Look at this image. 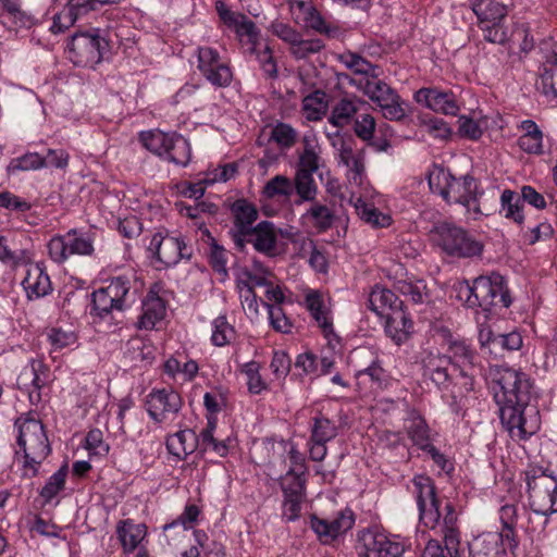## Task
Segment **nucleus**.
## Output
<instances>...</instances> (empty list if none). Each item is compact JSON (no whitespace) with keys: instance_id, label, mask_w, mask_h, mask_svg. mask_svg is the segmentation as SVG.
<instances>
[{"instance_id":"1","label":"nucleus","mask_w":557,"mask_h":557,"mask_svg":"<svg viewBox=\"0 0 557 557\" xmlns=\"http://www.w3.org/2000/svg\"><path fill=\"white\" fill-rule=\"evenodd\" d=\"M492 389L500 422L511 437L525 440L539 430V411L531 404L532 383L525 373L498 367L492 372Z\"/></svg>"},{"instance_id":"2","label":"nucleus","mask_w":557,"mask_h":557,"mask_svg":"<svg viewBox=\"0 0 557 557\" xmlns=\"http://www.w3.org/2000/svg\"><path fill=\"white\" fill-rule=\"evenodd\" d=\"M455 289L456 297L469 308L490 311L496 306L508 308L512 302L505 278L498 273L478 276L471 284L468 281L458 283Z\"/></svg>"},{"instance_id":"3","label":"nucleus","mask_w":557,"mask_h":557,"mask_svg":"<svg viewBox=\"0 0 557 557\" xmlns=\"http://www.w3.org/2000/svg\"><path fill=\"white\" fill-rule=\"evenodd\" d=\"M17 445L24 454V469L32 471L30 478L36 476L38 467L51 453V447L39 420L27 419L18 428Z\"/></svg>"},{"instance_id":"4","label":"nucleus","mask_w":557,"mask_h":557,"mask_svg":"<svg viewBox=\"0 0 557 557\" xmlns=\"http://www.w3.org/2000/svg\"><path fill=\"white\" fill-rule=\"evenodd\" d=\"M350 84L356 85L371 101L376 103L386 120L401 121L407 116L408 104L394 88L379 76L351 79Z\"/></svg>"},{"instance_id":"5","label":"nucleus","mask_w":557,"mask_h":557,"mask_svg":"<svg viewBox=\"0 0 557 557\" xmlns=\"http://www.w3.org/2000/svg\"><path fill=\"white\" fill-rule=\"evenodd\" d=\"M132 282L127 276L112 277L107 286L96 289L91 294L90 314L103 320L116 311H123L129 297Z\"/></svg>"},{"instance_id":"6","label":"nucleus","mask_w":557,"mask_h":557,"mask_svg":"<svg viewBox=\"0 0 557 557\" xmlns=\"http://www.w3.org/2000/svg\"><path fill=\"white\" fill-rule=\"evenodd\" d=\"M433 232L438 246L451 257L473 258L483 251V244L462 227L444 222L436 225Z\"/></svg>"},{"instance_id":"7","label":"nucleus","mask_w":557,"mask_h":557,"mask_svg":"<svg viewBox=\"0 0 557 557\" xmlns=\"http://www.w3.org/2000/svg\"><path fill=\"white\" fill-rule=\"evenodd\" d=\"M484 39L492 44L504 45L508 40V32L503 21L508 13L505 0H476L473 4Z\"/></svg>"},{"instance_id":"8","label":"nucleus","mask_w":557,"mask_h":557,"mask_svg":"<svg viewBox=\"0 0 557 557\" xmlns=\"http://www.w3.org/2000/svg\"><path fill=\"white\" fill-rule=\"evenodd\" d=\"M70 59L75 65L94 67L100 63L109 48L108 41L98 33H76L69 45Z\"/></svg>"},{"instance_id":"9","label":"nucleus","mask_w":557,"mask_h":557,"mask_svg":"<svg viewBox=\"0 0 557 557\" xmlns=\"http://www.w3.org/2000/svg\"><path fill=\"white\" fill-rule=\"evenodd\" d=\"M429 185L434 193H438L447 202L455 203H461L463 198L475 191L478 187L473 176L467 174L456 178L444 169H440L429 176Z\"/></svg>"},{"instance_id":"10","label":"nucleus","mask_w":557,"mask_h":557,"mask_svg":"<svg viewBox=\"0 0 557 557\" xmlns=\"http://www.w3.org/2000/svg\"><path fill=\"white\" fill-rule=\"evenodd\" d=\"M412 483L420 521L425 527L434 529L441 519L440 500L436 496L434 482L430 476L419 474L413 478Z\"/></svg>"},{"instance_id":"11","label":"nucleus","mask_w":557,"mask_h":557,"mask_svg":"<svg viewBox=\"0 0 557 557\" xmlns=\"http://www.w3.org/2000/svg\"><path fill=\"white\" fill-rule=\"evenodd\" d=\"M232 226L228 235L234 243L235 248L244 251V239L256 225L259 213L257 207L245 198L235 200L231 206Z\"/></svg>"},{"instance_id":"12","label":"nucleus","mask_w":557,"mask_h":557,"mask_svg":"<svg viewBox=\"0 0 557 557\" xmlns=\"http://www.w3.org/2000/svg\"><path fill=\"white\" fill-rule=\"evenodd\" d=\"M148 249L153 251L158 261L168 268L176 265L183 259L190 260L193 257V249L183 237L162 236L159 233L152 236Z\"/></svg>"},{"instance_id":"13","label":"nucleus","mask_w":557,"mask_h":557,"mask_svg":"<svg viewBox=\"0 0 557 557\" xmlns=\"http://www.w3.org/2000/svg\"><path fill=\"white\" fill-rule=\"evenodd\" d=\"M556 494L557 479L545 473L539 476L534 482V486L530 488L531 508L535 515L544 517V525L548 523L547 517L557 511L554 509Z\"/></svg>"},{"instance_id":"14","label":"nucleus","mask_w":557,"mask_h":557,"mask_svg":"<svg viewBox=\"0 0 557 557\" xmlns=\"http://www.w3.org/2000/svg\"><path fill=\"white\" fill-rule=\"evenodd\" d=\"M49 380L48 367L38 359H32L20 372L16 385L18 389L27 392L32 405L41 401V388Z\"/></svg>"},{"instance_id":"15","label":"nucleus","mask_w":557,"mask_h":557,"mask_svg":"<svg viewBox=\"0 0 557 557\" xmlns=\"http://www.w3.org/2000/svg\"><path fill=\"white\" fill-rule=\"evenodd\" d=\"M147 411L152 420L162 423L173 420L182 408L181 395L173 389L152 391L147 396Z\"/></svg>"},{"instance_id":"16","label":"nucleus","mask_w":557,"mask_h":557,"mask_svg":"<svg viewBox=\"0 0 557 557\" xmlns=\"http://www.w3.org/2000/svg\"><path fill=\"white\" fill-rule=\"evenodd\" d=\"M413 98L416 102L425 106L434 112L456 115L459 111L456 97L450 90L421 88L414 92Z\"/></svg>"},{"instance_id":"17","label":"nucleus","mask_w":557,"mask_h":557,"mask_svg":"<svg viewBox=\"0 0 557 557\" xmlns=\"http://www.w3.org/2000/svg\"><path fill=\"white\" fill-rule=\"evenodd\" d=\"M354 523L352 513L344 511H341L332 521L312 516L310 522L311 529L323 544L333 542L338 535L350 530Z\"/></svg>"},{"instance_id":"18","label":"nucleus","mask_w":557,"mask_h":557,"mask_svg":"<svg viewBox=\"0 0 557 557\" xmlns=\"http://www.w3.org/2000/svg\"><path fill=\"white\" fill-rule=\"evenodd\" d=\"M423 374L440 388H447L455 377L451 361L446 355L429 352L422 360Z\"/></svg>"},{"instance_id":"19","label":"nucleus","mask_w":557,"mask_h":557,"mask_svg":"<svg viewBox=\"0 0 557 557\" xmlns=\"http://www.w3.org/2000/svg\"><path fill=\"white\" fill-rule=\"evenodd\" d=\"M276 243L277 236L274 224L270 221H261L244 239V249L247 244H252L258 252L273 257L275 255Z\"/></svg>"},{"instance_id":"20","label":"nucleus","mask_w":557,"mask_h":557,"mask_svg":"<svg viewBox=\"0 0 557 557\" xmlns=\"http://www.w3.org/2000/svg\"><path fill=\"white\" fill-rule=\"evenodd\" d=\"M383 318L385 319V333L395 344L405 343L412 334L413 322L404 306L392 310V312H386Z\"/></svg>"},{"instance_id":"21","label":"nucleus","mask_w":557,"mask_h":557,"mask_svg":"<svg viewBox=\"0 0 557 557\" xmlns=\"http://www.w3.org/2000/svg\"><path fill=\"white\" fill-rule=\"evenodd\" d=\"M26 276L22 285L29 300L38 299L52 290L51 281L45 269L39 263H28Z\"/></svg>"},{"instance_id":"22","label":"nucleus","mask_w":557,"mask_h":557,"mask_svg":"<svg viewBox=\"0 0 557 557\" xmlns=\"http://www.w3.org/2000/svg\"><path fill=\"white\" fill-rule=\"evenodd\" d=\"M366 103L364 100L356 96L352 98H342L332 108L329 122L337 128H344L352 122L360 111V107Z\"/></svg>"},{"instance_id":"23","label":"nucleus","mask_w":557,"mask_h":557,"mask_svg":"<svg viewBox=\"0 0 557 557\" xmlns=\"http://www.w3.org/2000/svg\"><path fill=\"white\" fill-rule=\"evenodd\" d=\"M165 314L164 300L156 293L149 292L143 301V313L139 317L137 326L139 329L152 330L157 322Z\"/></svg>"},{"instance_id":"24","label":"nucleus","mask_w":557,"mask_h":557,"mask_svg":"<svg viewBox=\"0 0 557 557\" xmlns=\"http://www.w3.org/2000/svg\"><path fill=\"white\" fill-rule=\"evenodd\" d=\"M401 306L404 301L394 292L384 287L375 286L369 296V308L380 317Z\"/></svg>"},{"instance_id":"25","label":"nucleus","mask_w":557,"mask_h":557,"mask_svg":"<svg viewBox=\"0 0 557 557\" xmlns=\"http://www.w3.org/2000/svg\"><path fill=\"white\" fill-rule=\"evenodd\" d=\"M386 535L372 530L359 533L357 553L360 557H382Z\"/></svg>"},{"instance_id":"26","label":"nucleus","mask_w":557,"mask_h":557,"mask_svg":"<svg viewBox=\"0 0 557 557\" xmlns=\"http://www.w3.org/2000/svg\"><path fill=\"white\" fill-rule=\"evenodd\" d=\"M310 203V208L306 211L302 218L308 219L319 234L331 230L336 221L333 210L317 200H313V202Z\"/></svg>"},{"instance_id":"27","label":"nucleus","mask_w":557,"mask_h":557,"mask_svg":"<svg viewBox=\"0 0 557 557\" xmlns=\"http://www.w3.org/2000/svg\"><path fill=\"white\" fill-rule=\"evenodd\" d=\"M219 14L226 25L235 28L238 36H247L250 41L256 40L258 36L257 27L245 14L228 9H219Z\"/></svg>"},{"instance_id":"28","label":"nucleus","mask_w":557,"mask_h":557,"mask_svg":"<svg viewBox=\"0 0 557 557\" xmlns=\"http://www.w3.org/2000/svg\"><path fill=\"white\" fill-rule=\"evenodd\" d=\"M32 260L33 255L28 249L15 248L8 243L4 236L0 235V262L11 269H16L28 265Z\"/></svg>"},{"instance_id":"29","label":"nucleus","mask_w":557,"mask_h":557,"mask_svg":"<svg viewBox=\"0 0 557 557\" xmlns=\"http://www.w3.org/2000/svg\"><path fill=\"white\" fill-rule=\"evenodd\" d=\"M296 8L298 9L307 28H311L320 34L330 35L332 33V27L312 2L297 1Z\"/></svg>"},{"instance_id":"30","label":"nucleus","mask_w":557,"mask_h":557,"mask_svg":"<svg viewBox=\"0 0 557 557\" xmlns=\"http://www.w3.org/2000/svg\"><path fill=\"white\" fill-rule=\"evenodd\" d=\"M168 151L163 154V159L178 166H186L191 159V149L188 140L174 133L172 143H170Z\"/></svg>"},{"instance_id":"31","label":"nucleus","mask_w":557,"mask_h":557,"mask_svg":"<svg viewBox=\"0 0 557 557\" xmlns=\"http://www.w3.org/2000/svg\"><path fill=\"white\" fill-rule=\"evenodd\" d=\"M294 191H296L298 199L295 205L299 206L302 202H313L318 195V185L313 178V174L295 172Z\"/></svg>"},{"instance_id":"32","label":"nucleus","mask_w":557,"mask_h":557,"mask_svg":"<svg viewBox=\"0 0 557 557\" xmlns=\"http://www.w3.org/2000/svg\"><path fill=\"white\" fill-rule=\"evenodd\" d=\"M500 213L506 219H510L518 224L523 222V201L519 194L510 189H505L500 196Z\"/></svg>"},{"instance_id":"33","label":"nucleus","mask_w":557,"mask_h":557,"mask_svg":"<svg viewBox=\"0 0 557 557\" xmlns=\"http://www.w3.org/2000/svg\"><path fill=\"white\" fill-rule=\"evenodd\" d=\"M117 535L125 550H134L145 536V525L134 524L129 520L121 521Z\"/></svg>"},{"instance_id":"34","label":"nucleus","mask_w":557,"mask_h":557,"mask_svg":"<svg viewBox=\"0 0 557 557\" xmlns=\"http://www.w3.org/2000/svg\"><path fill=\"white\" fill-rule=\"evenodd\" d=\"M202 234L206 235L209 239V251L208 259L212 269L222 275V278L227 276V256L228 251L221 245L216 243V240L211 236L208 228L202 231Z\"/></svg>"},{"instance_id":"35","label":"nucleus","mask_w":557,"mask_h":557,"mask_svg":"<svg viewBox=\"0 0 557 557\" xmlns=\"http://www.w3.org/2000/svg\"><path fill=\"white\" fill-rule=\"evenodd\" d=\"M524 134L518 139V146L528 153H539L542 148V132L537 125L531 121H523L521 124Z\"/></svg>"},{"instance_id":"36","label":"nucleus","mask_w":557,"mask_h":557,"mask_svg":"<svg viewBox=\"0 0 557 557\" xmlns=\"http://www.w3.org/2000/svg\"><path fill=\"white\" fill-rule=\"evenodd\" d=\"M469 557H499L496 535L487 533L476 536L469 543Z\"/></svg>"},{"instance_id":"37","label":"nucleus","mask_w":557,"mask_h":557,"mask_svg":"<svg viewBox=\"0 0 557 557\" xmlns=\"http://www.w3.org/2000/svg\"><path fill=\"white\" fill-rule=\"evenodd\" d=\"M305 470L296 471L289 469L284 476L281 478V488L284 496L287 497H305L306 480L304 479Z\"/></svg>"},{"instance_id":"38","label":"nucleus","mask_w":557,"mask_h":557,"mask_svg":"<svg viewBox=\"0 0 557 557\" xmlns=\"http://www.w3.org/2000/svg\"><path fill=\"white\" fill-rule=\"evenodd\" d=\"M306 305L312 318L322 329L325 336L333 334V324L327 313L323 310V300L317 293H310L306 297Z\"/></svg>"},{"instance_id":"39","label":"nucleus","mask_w":557,"mask_h":557,"mask_svg":"<svg viewBox=\"0 0 557 557\" xmlns=\"http://www.w3.org/2000/svg\"><path fill=\"white\" fill-rule=\"evenodd\" d=\"M341 62L355 74L361 75V77L376 78L381 73L377 65H373L368 60L356 53L341 55Z\"/></svg>"},{"instance_id":"40","label":"nucleus","mask_w":557,"mask_h":557,"mask_svg":"<svg viewBox=\"0 0 557 557\" xmlns=\"http://www.w3.org/2000/svg\"><path fill=\"white\" fill-rule=\"evenodd\" d=\"M173 136L174 133L168 134L161 131H150L141 133L140 140L148 150L162 158L168 151L166 149L170 143H172Z\"/></svg>"},{"instance_id":"41","label":"nucleus","mask_w":557,"mask_h":557,"mask_svg":"<svg viewBox=\"0 0 557 557\" xmlns=\"http://www.w3.org/2000/svg\"><path fill=\"white\" fill-rule=\"evenodd\" d=\"M298 139V132L289 124L277 122L271 129L269 140L274 141L280 149L289 150Z\"/></svg>"},{"instance_id":"42","label":"nucleus","mask_w":557,"mask_h":557,"mask_svg":"<svg viewBox=\"0 0 557 557\" xmlns=\"http://www.w3.org/2000/svg\"><path fill=\"white\" fill-rule=\"evenodd\" d=\"M352 131L357 138L370 147L373 136L376 134V121L369 113H359L352 120Z\"/></svg>"},{"instance_id":"43","label":"nucleus","mask_w":557,"mask_h":557,"mask_svg":"<svg viewBox=\"0 0 557 557\" xmlns=\"http://www.w3.org/2000/svg\"><path fill=\"white\" fill-rule=\"evenodd\" d=\"M200 509L197 505H187L184 511L171 523L163 525L164 535L172 530H178V533L186 534L188 529H191L194 523L198 520Z\"/></svg>"},{"instance_id":"44","label":"nucleus","mask_w":557,"mask_h":557,"mask_svg":"<svg viewBox=\"0 0 557 557\" xmlns=\"http://www.w3.org/2000/svg\"><path fill=\"white\" fill-rule=\"evenodd\" d=\"M337 436L335 423L326 417L317 416L313 418L310 441L327 443Z\"/></svg>"},{"instance_id":"45","label":"nucleus","mask_w":557,"mask_h":557,"mask_svg":"<svg viewBox=\"0 0 557 557\" xmlns=\"http://www.w3.org/2000/svg\"><path fill=\"white\" fill-rule=\"evenodd\" d=\"M451 361V368L457 366H465L472 368L475 358L474 352L463 342L454 341L448 345L447 354H445ZM461 368V367H458Z\"/></svg>"},{"instance_id":"46","label":"nucleus","mask_w":557,"mask_h":557,"mask_svg":"<svg viewBox=\"0 0 557 557\" xmlns=\"http://www.w3.org/2000/svg\"><path fill=\"white\" fill-rule=\"evenodd\" d=\"M557 64V53L553 52L546 58L543 64V71L540 74L537 88L546 96L557 97V89L554 82V66Z\"/></svg>"},{"instance_id":"47","label":"nucleus","mask_w":557,"mask_h":557,"mask_svg":"<svg viewBox=\"0 0 557 557\" xmlns=\"http://www.w3.org/2000/svg\"><path fill=\"white\" fill-rule=\"evenodd\" d=\"M294 193V184L290 178L284 175H275L263 187V195L269 198L277 196L290 197Z\"/></svg>"},{"instance_id":"48","label":"nucleus","mask_w":557,"mask_h":557,"mask_svg":"<svg viewBox=\"0 0 557 557\" xmlns=\"http://www.w3.org/2000/svg\"><path fill=\"white\" fill-rule=\"evenodd\" d=\"M235 335V330L225 315H219L212 322L211 341L214 346L223 347L227 345Z\"/></svg>"},{"instance_id":"49","label":"nucleus","mask_w":557,"mask_h":557,"mask_svg":"<svg viewBox=\"0 0 557 557\" xmlns=\"http://www.w3.org/2000/svg\"><path fill=\"white\" fill-rule=\"evenodd\" d=\"M358 215L373 227H386L391 224V216L379 211L374 206L361 202L356 206Z\"/></svg>"},{"instance_id":"50","label":"nucleus","mask_w":557,"mask_h":557,"mask_svg":"<svg viewBox=\"0 0 557 557\" xmlns=\"http://www.w3.org/2000/svg\"><path fill=\"white\" fill-rule=\"evenodd\" d=\"M66 474L67 466L64 465L49 478L40 491V496L45 499V503L51 502L64 488Z\"/></svg>"},{"instance_id":"51","label":"nucleus","mask_w":557,"mask_h":557,"mask_svg":"<svg viewBox=\"0 0 557 557\" xmlns=\"http://www.w3.org/2000/svg\"><path fill=\"white\" fill-rule=\"evenodd\" d=\"M324 97V91L315 90L304 98L302 107L308 112V120L318 121L322 117L325 111Z\"/></svg>"},{"instance_id":"52","label":"nucleus","mask_w":557,"mask_h":557,"mask_svg":"<svg viewBox=\"0 0 557 557\" xmlns=\"http://www.w3.org/2000/svg\"><path fill=\"white\" fill-rule=\"evenodd\" d=\"M394 136L393 127L387 123L376 125V134L373 136L370 148L375 152H388L392 148L391 139Z\"/></svg>"},{"instance_id":"53","label":"nucleus","mask_w":557,"mask_h":557,"mask_svg":"<svg viewBox=\"0 0 557 557\" xmlns=\"http://www.w3.org/2000/svg\"><path fill=\"white\" fill-rule=\"evenodd\" d=\"M66 240L69 247V256L85 255L89 256L94 251L92 243L89 238L78 236L76 230H71L66 233Z\"/></svg>"},{"instance_id":"54","label":"nucleus","mask_w":557,"mask_h":557,"mask_svg":"<svg viewBox=\"0 0 557 557\" xmlns=\"http://www.w3.org/2000/svg\"><path fill=\"white\" fill-rule=\"evenodd\" d=\"M408 435L412 440L414 445H417L422 450L431 445L429 436V426L426 422L421 418L412 420L408 429Z\"/></svg>"},{"instance_id":"55","label":"nucleus","mask_w":557,"mask_h":557,"mask_svg":"<svg viewBox=\"0 0 557 557\" xmlns=\"http://www.w3.org/2000/svg\"><path fill=\"white\" fill-rule=\"evenodd\" d=\"M324 45L320 39H302L299 34L298 40L290 47V53L296 59H305L310 54L321 51Z\"/></svg>"},{"instance_id":"56","label":"nucleus","mask_w":557,"mask_h":557,"mask_svg":"<svg viewBox=\"0 0 557 557\" xmlns=\"http://www.w3.org/2000/svg\"><path fill=\"white\" fill-rule=\"evenodd\" d=\"M201 73L212 85L216 87L228 86L233 78L231 69L224 63L214 65L213 67Z\"/></svg>"},{"instance_id":"57","label":"nucleus","mask_w":557,"mask_h":557,"mask_svg":"<svg viewBox=\"0 0 557 557\" xmlns=\"http://www.w3.org/2000/svg\"><path fill=\"white\" fill-rule=\"evenodd\" d=\"M396 288L401 295L408 296L414 304L423 302V299L426 296V285L423 281H418L414 283L399 281L396 285Z\"/></svg>"},{"instance_id":"58","label":"nucleus","mask_w":557,"mask_h":557,"mask_svg":"<svg viewBox=\"0 0 557 557\" xmlns=\"http://www.w3.org/2000/svg\"><path fill=\"white\" fill-rule=\"evenodd\" d=\"M42 168L41 156L38 153H26L20 158L13 159L8 165V173L16 171L37 170Z\"/></svg>"},{"instance_id":"59","label":"nucleus","mask_w":557,"mask_h":557,"mask_svg":"<svg viewBox=\"0 0 557 557\" xmlns=\"http://www.w3.org/2000/svg\"><path fill=\"white\" fill-rule=\"evenodd\" d=\"M47 336L53 350H61L76 342V335L74 332L64 331L59 327H52L48 332Z\"/></svg>"},{"instance_id":"60","label":"nucleus","mask_w":557,"mask_h":557,"mask_svg":"<svg viewBox=\"0 0 557 557\" xmlns=\"http://www.w3.org/2000/svg\"><path fill=\"white\" fill-rule=\"evenodd\" d=\"M47 247L50 258L57 263H62L70 257L66 235L52 237Z\"/></svg>"},{"instance_id":"61","label":"nucleus","mask_w":557,"mask_h":557,"mask_svg":"<svg viewBox=\"0 0 557 557\" xmlns=\"http://www.w3.org/2000/svg\"><path fill=\"white\" fill-rule=\"evenodd\" d=\"M263 305L268 309L270 323L273 329L278 332L288 333L290 323L283 309L280 306H273L268 302H263Z\"/></svg>"},{"instance_id":"62","label":"nucleus","mask_w":557,"mask_h":557,"mask_svg":"<svg viewBox=\"0 0 557 557\" xmlns=\"http://www.w3.org/2000/svg\"><path fill=\"white\" fill-rule=\"evenodd\" d=\"M238 288L240 289V298L244 310L248 312L249 315L257 317L258 301L252 286L246 282H239Z\"/></svg>"},{"instance_id":"63","label":"nucleus","mask_w":557,"mask_h":557,"mask_svg":"<svg viewBox=\"0 0 557 557\" xmlns=\"http://www.w3.org/2000/svg\"><path fill=\"white\" fill-rule=\"evenodd\" d=\"M76 20L67 4L53 16L50 30L53 34L64 33L66 29L75 24Z\"/></svg>"},{"instance_id":"64","label":"nucleus","mask_w":557,"mask_h":557,"mask_svg":"<svg viewBox=\"0 0 557 557\" xmlns=\"http://www.w3.org/2000/svg\"><path fill=\"white\" fill-rule=\"evenodd\" d=\"M458 133L460 136L471 140H478L483 134L479 124L466 115L458 119Z\"/></svg>"}]
</instances>
